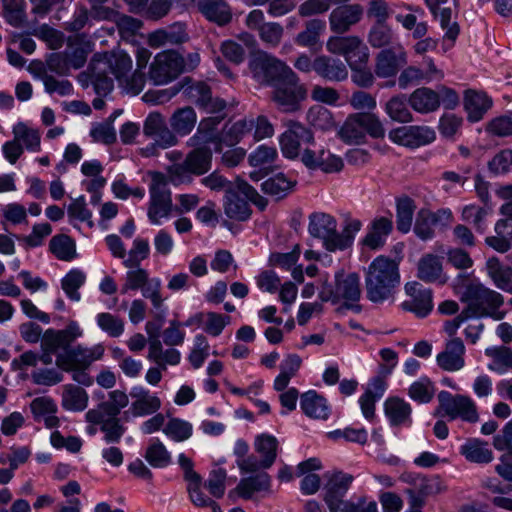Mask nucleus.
<instances>
[{"instance_id":"obj_41","label":"nucleus","mask_w":512,"mask_h":512,"mask_svg":"<svg viewBox=\"0 0 512 512\" xmlns=\"http://www.w3.org/2000/svg\"><path fill=\"white\" fill-rule=\"evenodd\" d=\"M254 446L262 459V468H270L277 457L278 440L272 435L261 434L256 437Z\"/></svg>"},{"instance_id":"obj_64","label":"nucleus","mask_w":512,"mask_h":512,"mask_svg":"<svg viewBox=\"0 0 512 512\" xmlns=\"http://www.w3.org/2000/svg\"><path fill=\"white\" fill-rule=\"evenodd\" d=\"M129 269L130 270L126 273L125 282L121 287L123 294L130 290L141 289L149 281V273L146 269L140 266Z\"/></svg>"},{"instance_id":"obj_2","label":"nucleus","mask_w":512,"mask_h":512,"mask_svg":"<svg viewBox=\"0 0 512 512\" xmlns=\"http://www.w3.org/2000/svg\"><path fill=\"white\" fill-rule=\"evenodd\" d=\"M460 299L466 303L464 309L471 318L491 317L495 320H501L505 316V313L500 311L504 304V297L481 283L467 285Z\"/></svg>"},{"instance_id":"obj_11","label":"nucleus","mask_w":512,"mask_h":512,"mask_svg":"<svg viewBox=\"0 0 512 512\" xmlns=\"http://www.w3.org/2000/svg\"><path fill=\"white\" fill-rule=\"evenodd\" d=\"M81 334L82 332L75 322H71L62 330L47 329L42 336V354L38 355V361L45 365L51 364L52 354L60 348L65 351V348L70 346Z\"/></svg>"},{"instance_id":"obj_14","label":"nucleus","mask_w":512,"mask_h":512,"mask_svg":"<svg viewBox=\"0 0 512 512\" xmlns=\"http://www.w3.org/2000/svg\"><path fill=\"white\" fill-rule=\"evenodd\" d=\"M184 71V59L174 51H166L155 56L150 65L149 79L155 85L167 84Z\"/></svg>"},{"instance_id":"obj_10","label":"nucleus","mask_w":512,"mask_h":512,"mask_svg":"<svg viewBox=\"0 0 512 512\" xmlns=\"http://www.w3.org/2000/svg\"><path fill=\"white\" fill-rule=\"evenodd\" d=\"M326 49L331 54L343 56L351 69L365 67L369 59L368 47L356 35L332 36L326 43Z\"/></svg>"},{"instance_id":"obj_31","label":"nucleus","mask_w":512,"mask_h":512,"mask_svg":"<svg viewBox=\"0 0 512 512\" xmlns=\"http://www.w3.org/2000/svg\"><path fill=\"white\" fill-rule=\"evenodd\" d=\"M196 123L197 115L191 106L176 109L169 119L171 130L176 136L189 135L195 128Z\"/></svg>"},{"instance_id":"obj_30","label":"nucleus","mask_w":512,"mask_h":512,"mask_svg":"<svg viewBox=\"0 0 512 512\" xmlns=\"http://www.w3.org/2000/svg\"><path fill=\"white\" fill-rule=\"evenodd\" d=\"M270 485V476L266 472H260L254 476L242 478L237 487L229 493V497L237 493L243 499H250L255 492L268 491Z\"/></svg>"},{"instance_id":"obj_48","label":"nucleus","mask_w":512,"mask_h":512,"mask_svg":"<svg viewBox=\"0 0 512 512\" xmlns=\"http://www.w3.org/2000/svg\"><path fill=\"white\" fill-rule=\"evenodd\" d=\"M49 248L59 260L70 261L76 256L75 242L65 234L52 237Z\"/></svg>"},{"instance_id":"obj_21","label":"nucleus","mask_w":512,"mask_h":512,"mask_svg":"<svg viewBox=\"0 0 512 512\" xmlns=\"http://www.w3.org/2000/svg\"><path fill=\"white\" fill-rule=\"evenodd\" d=\"M301 160L305 166L312 169L320 168L326 173L339 172L344 165L340 157L323 148L317 151L309 148L304 149Z\"/></svg>"},{"instance_id":"obj_23","label":"nucleus","mask_w":512,"mask_h":512,"mask_svg":"<svg viewBox=\"0 0 512 512\" xmlns=\"http://www.w3.org/2000/svg\"><path fill=\"white\" fill-rule=\"evenodd\" d=\"M308 230L311 236L324 241V246L328 251H336V248H332L329 243L337 235V223L332 216L326 213H313L310 216Z\"/></svg>"},{"instance_id":"obj_61","label":"nucleus","mask_w":512,"mask_h":512,"mask_svg":"<svg viewBox=\"0 0 512 512\" xmlns=\"http://www.w3.org/2000/svg\"><path fill=\"white\" fill-rule=\"evenodd\" d=\"M13 134L16 140L23 142L28 150L37 151L40 146V134L38 130L29 128L24 123H18L13 128Z\"/></svg>"},{"instance_id":"obj_54","label":"nucleus","mask_w":512,"mask_h":512,"mask_svg":"<svg viewBox=\"0 0 512 512\" xmlns=\"http://www.w3.org/2000/svg\"><path fill=\"white\" fill-rule=\"evenodd\" d=\"M362 223L358 219L349 220L341 233L337 232L334 240L329 241L332 248L336 250H344L350 247L353 243L355 234L360 231Z\"/></svg>"},{"instance_id":"obj_49","label":"nucleus","mask_w":512,"mask_h":512,"mask_svg":"<svg viewBox=\"0 0 512 512\" xmlns=\"http://www.w3.org/2000/svg\"><path fill=\"white\" fill-rule=\"evenodd\" d=\"M3 16L13 27H21L26 22L25 0H2Z\"/></svg>"},{"instance_id":"obj_63","label":"nucleus","mask_w":512,"mask_h":512,"mask_svg":"<svg viewBox=\"0 0 512 512\" xmlns=\"http://www.w3.org/2000/svg\"><path fill=\"white\" fill-rule=\"evenodd\" d=\"M100 426V431L103 433V440L107 444L119 443L126 432V427L121 423V420H106L103 422H96Z\"/></svg>"},{"instance_id":"obj_28","label":"nucleus","mask_w":512,"mask_h":512,"mask_svg":"<svg viewBox=\"0 0 512 512\" xmlns=\"http://www.w3.org/2000/svg\"><path fill=\"white\" fill-rule=\"evenodd\" d=\"M408 104L418 113H432L440 107V95L431 88H417L409 95Z\"/></svg>"},{"instance_id":"obj_16","label":"nucleus","mask_w":512,"mask_h":512,"mask_svg":"<svg viewBox=\"0 0 512 512\" xmlns=\"http://www.w3.org/2000/svg\"><path fill=\"white\" fill-rule=\"evenodd\" d=\"M183 92L206 113L215 115L226 114L227 103L219 97H213L211 88L204 82H194L183 86Z\"/></svg>"},{"instance_id":"obj_27","label":"nucleus","mask_w":512,"mask_h":512,"mask_svg":"<svg viewBox=\"0 0 512 512\" xmlns=\"http://www.w3.org/2000/svg\"><path fill=\"white\" fill-rule=\"evenodd\" d=\"M467 118L471 122L480 121L492 106V99L484 92L467 90L463 101Z\"/></svg>"},{"instance_id":"obj_53","label":"nucleus","mask_w":512,"mask_h":512,"mask_svg":"<svg viewBox=\"0 0 512 512\" xmlns=\"http://www.w3.org/2000/svg\"><path fill=\"white\" fill-rule=\"evenodd\" d=\"M110 69L118 82H123L125 77L130 73L132 68V60L128 54L124 52L113 53L104 63Z\"/></svg>"},{"instance_id":"obj_19","label":"nucleus","mask_w":512,"mask_h":512,"mask_svg":"<svg viewBox=\"0 0 512 512\" xmlns=\"http://www.w3.org/2000/svg\"><path fill=\"white\" fill-rule=\"evenodd\" d=\"M313 135L309 129L298 122H290L288 129L280 137L282 153L288 158H296L303 143H311Z\"/></svg>"},{"instance_id":"obj_29","label":"nucleus","mask_w":512,"mask_h":512,"mask_svg":"<svg viewBox=\"0 0 512 512\" xmlns=\"http://www.w3.org/2000/svg\"><path fill=\"white\" fill-rule=\"evenodd\" d=\"M197 8L209 21L219 26L228 24L232 19V11L224 0H198Z\"/></svg>"},{"instance_id":"obj_38","label":"nucleus","mask_w":512,"mask_h":512,"mask_svg":"<svg viewBox=\"0 0 512 512\" xmlns=\"http://www.w3.org/2000/svg\"><path fill=\"white\" fill-rule=\"evenodd\" d=\"M184 162L193 175H203L211 169L212 152L205 147L193 149L186 155Z\"/></svg>"},{"instance_id":"obj_25","label":"nucleus","mask_w":512,"mask_h":512,"mask_svg":"<svg viewBox=\"0 0 512 512\" xmlns=\"http://www.w3.org/2000/svg\"><path fill=\"white\" fill-rule=\"evenodd\" d=\"M465 346L460 338L449 340L445 349L437 355V364L445 371H458L465 365Z\"/></svg>"},{"instance_id":"obj_24","label":"nucleus","mask_w":512,"mask_h":512,"mask_svg":"<svg viewBox=\"0 0 512 512\" xmlns=\"http://www.w3.org/2000/svg\"><path fill=\"white\" fill-rule=\"evenodd\" d=\"M393 230V221L391 218L380 216L373 219L368 226V231L362 239L361 244L370 250L382 248L387 237Z\"/></svg>"},{"instance_id":"obj_50","label":"nucleus","mask_w":512,"mask_h":512,"mask_svg":"<svg viewBox=\"0 0 512 512\" xmlns=\"http://www.w3.org/2000/svg\"><path fill=\"white\" fill-rule=\"evenodd\" d=\"M226 114L209 116L203 118L197 126V134L205 143H218L219 133H216L217 127L225 119Z\"/></svg>"},{"instance_id":"obj_40","label":"nucleus","mask_w":512,"mask_h":512,"mask_svg":"<svg viewBox=\"0 0 512 512\" xmlns=\"http://www.w3.org/2000/svg\"><path fill=\"white\" fill-rule=\"evenodd\" d=\"M326 29V23L320 19H311L305 23V28L295 37V43L302 47L314 48L320 41V36Z\"/></svg>"},{"instance_id":"obj_13","label":"nucleus","mask_w":512,"mask_h":512,"mask_svg":"<svg viewBox=\"0 0 512 512\" xmlns=\"http://www.w3.org/2000/svg\"><path fill=\"white\" fill-rule=\"evenodd\" d=\"M104 346L97 344L91 348H85L81 345L71 348H65V351L59 353L56 357V365L67 372L76 369H86L94 361L99 360L104 355Z\"/></svg>"},{"instance_id":"obj_58","label":"nucleus","mask_w":512,"mask_h":512,"mask_svg":"<svg viewBox=\"0 0 512 512\" xmlns=\"http://www.w3.org/2000/svg\"><path fill=\"white\" fill-rule=\"evenodd\" d=\"M120 410L110 401H104L96 409H90L86 413L89 423L103 422L106 420H118Z\"/></svg>"},{"instance_id":"obj_15","label":"nucleus","mask_w":512,"mask_h":512,"mask_svg":"<svg viewBox=\"0 0 512 512\" xmlns=\"http://www.w3.org/2000/svg\"><path fill=\"white\" fill-rule=\"evenodd\" d=\"M245 25L258 32L263 44L270 48L278 47L284 36V27L277 22H265L262 10L254 9L247 15Z\"/></svg>"},{"instance_id":"obj_52","label":"nucleus","mask_w":512,"mask_h":512,"mask_svg":"<svg viewBox=\"0 0 512 512\" xmlns=\"http://www.w3.org/2000/svg\"><path fill=\"white\" fill-rule=\"evenodd\" d=\"M37 76L42 80L45 91L48 94L56 93L59 96H69L73 93V86L70 81L65 79L59 80L53 75L48 74L45 69H41Z\"/></svg>"},{"instance_id":"obj_39","label":"nucleus","mask_w":512,"mask_h":512,"mask_svg":"<svg viewBox=\"0 0 512 512\" xmlns=\"http://www.w3.org/2000/svg\"><path fill=\"white\" fill-rule=\"evenodd\" d=\"M254 127V121L241 119L233 124H225L221 132H219V144L227 146L236 145L243 136L250 132Z\"/></svg>"},{"instance_id":"obj_3","label":"nucleus","mask_w":512,"mask_h":512,"mask_svg":"<svg viewBox=\"0 0 512 512\" xmlns=\"http://www.w3.org/2000/svg\"><path fill=\"white\" fill-rule=\"evenodd\" d=\"M319 297L324 302L338 303L343 300L344 303L338 308L339 311L346 309L360 312L361 306L358 303L361 298L359 276L356 273L337 272L335 274V285L325 283L319 292Z\"/></svg>"},{"instance_id":"obj_6","label":"nucleus","mask_w":512,"mask_h":512,"mask_svg":"<svg viewBox=\"0 0 512 512\" xmlns=\"http://www.w3.org/2000/svg\"><path fill=\"white\" fill-rule=\"evenodd\" d=\"M248 68L259 84L272 87L293 71L283 61L265 51H258L253 54L249 60Z\"/></svg>"},{"instance_id":"obj_46","label":"nucleus","mask_w":512,"mask_h":512,"mask_svg":"<svg viewBox=\"0 0 512 512\" xmlns=\"http://www.w3.org/2000/svg\"><path fill=\"white\" fill-rule=\"evenodd\" d=\"M415 208L414 201L407 196L397 200L396 224L400 232L407 233L410 231Z\"/></svg>"},{"instance_id":"obj_26","label":"nucleus","mask_w":512,"mask_h":512,"mask_svg":"<svg viewBox=\"0 0 512 512\" xmlns=\"http://www.w3.org/2000/svg\"><path fill=\"white\" fill-rule=\"evenodd\" d=\"M313 70L323 79L340 82L348 77L346 65L336 58L321 55L313 61Z\"/></svg>"},{"instance_id":"obj_12","label":"nucleus","mask_w":512,"mask_h":512,"mask_svg":"<svg viewBox=\"0 0 512 512\" xmlns=\"http://www.w3.org/2000/svg\"><path fill=\"white\" fill-rule=\"evenodd\" d=\"M438 401L441 410L451 420L460 418L469 423L479 421V414L475 402L467 395H453L448 391H441L438 394Z\"/></svg>"},{"instance_id":"obj_51","label":"nucleus","mask_w":512,"mask_h":512,"mask_svg":"<svg viewBox=\"0 0 512 512\" xmlns=\"http://www.w3.org/2000/svg\"><path fill=\"white\" fill-rule=\"evenodd\" d=\"M307 121L315 129L327 131L334 127V119L329 109L321 105L312 106L307 112Z\"/></svg>"},{"instance_id":"obj_56","label":"nucleus","mask_w":512,"mask_h":512,"mask_svg":"<svg viewBox=\"0 0 512 512\" xmlns=\"http://www.w3.org/2000/svg\"><path fill=\"white\" fill-rule=\"evenodd\" d=\"M394 34L387 23H375L368 34V42L374 48H382L392 44Z\"/></svg>"},{"instance_id":"obj_18","label":"nucleus","mask_w":512,"mask_h":512,"mask_svg":"<svg viewBox=\"0 0 512 512\" xmlns=\"http://www.w3.org/2000/svg\"><path fill=\"white\" fill-rule=\"evenodd\" d=\"M405 292L410 299L401 304L403 310L413 312L418 317H425L431 312L433 304L430 289L414 281L405 285Z\"/></svg>"},{"instance_id":"obj_33","label":"nucleus","mask_w":512,"mask_h":512,"mask_svg":"<svg viewBox=\"0 0 512 512\" xmlns=\"http://www.w3.org/2000/svg\"><path fill=\"white\" fill-rule=\"evenodd\" d=\"M384 410L392 426L410 423L411 406L399 397H390L384 403Z\"/></svg>"},{"instance_id":"obj_34","label":"nucleus","mask_w":512,"mask_h":512,"mask_svg":"<svg viewBox=\"0 0 512 512\" xmlns=\"http://www.w3.org/2000/svg\"><path fill=\"white\" fill-rule=\"evenodd\" d=\"M224 213L233 220L245 221L251 215V209L246 199L233 190H226Z\"/></svg>"},{"instance_id":"obj_8","label":"nucleus","mask_w":512,"mask_h":512,"mask_svg":"<svg viewBox=\"0 0 512 512\" xmlns=\"http://www.w3.org/2000/svg\"><path fill=\"white\" fill-rule=\"evenodd\" d=\"M150 202L147 216L154 225H159L162 218H168L173 210L172 194L167 186L166 175L161 172H150Z\"/></svg>"},{"instance_id":"obj_9","label":"nucleus","mask_w":512,"mask_h":512,"mask_svg":"<svg viewBox=\"0 0 512 512\" xmlns=\"http://www.w3.org/2000/svg\"><path fill=\"white\" fill-rule=\"evenodd\" d=\"M271 99L279 110L293 113L300 109L301 102L307 97V89L294 71L276 84Z\"/></svg>"},{"instance_id":"obj_35","label":"nucleus","mask_w":512,"mask_h":512,"mask_svg":"<svg viewBox=\"0 0 512 512\" xmlns=\"http://www.w3.org/2000/svg\"><path fill=\"white\" fill-rule=\"evenodd\" d=\"M461 454L472 463L488 464L493 461V451L488 447V443L479 439L468 440L461 446Z\"/></svg>"},{"instance_id":"obj_22","label":"nucleus","mask_w":512,"mask_h":512,"mask_svg":"<svg viewBox=\"0 0 512 512\" xmlns=\"http://www.w3.org/2000/svg\"><path fill=\"white\" fill-rule=\"evenodd\" d=\"M130 396L132 398L130 411L134 417L152 415L161 408L160 398L142 386L133 387L130 390Z\"/></svg>"},{"instance_id":"obj_47","label":"nucleus","mask_w":512,"mask_h":512,"mask_svg":"<svg viewBox=\"0 0 512 512\" xmlns=\"http://www.w3.org/2000/svg\"><path fill=\"white\" fill-rule=\"evenodd\" d=\"M144 457L154 468H165L171 463V454L158 439H153L150 442Z\"/></svg>"},{"instance_id":"obj_55","label":"nucleus","mask_w":512,"mask_h":512,"mask_svg":"<svg viewBox=\"0 0 512 512\" xmlns=\"http://www.w3.org/2000/svg\"><path fill=\"white\" fill-rule=\"evenodd\" d=\"M85 280V274L78 269H73L65 275L61 281V286L70 300H80L81 295L78 289L85 283Z\"/></svg>"},{"instance_id":"obj_42","label":"nucleus","mask_w":512,"mask_h":512,"mask_svg":"<svg viewBox=\"0 0 512 512\" xmlns=\"http://www.w3.org/2000/svg\"><path fill=\"white\" fill-rule=\"evenodd\" d=\"M485 354L492 359L488 365L490 371L503 374L512 369V349L507 346L486 348Z\"/></svg>"},{"instance_id":"obj_32","label":"nucleus","mask_w":512,"mask_h":512,"mask_svg":"<svg viewBox=\"0 0 512 512\" xmlns=\"http://www.w3.org/2000/svg\"><path fill=\"white\" fill-rule=\"evenodd\" d=\"M301 409L310 418L326 420L330 410L324 397L315 391H308L301 396Z\"/></svg>"},{"instance_id":"obj_59","label":"nucleus","mask_w":512,"mask_h":512,"mask_svg":"<svg viewBox=\"0 0 512 512\" xmlns=\"http://www.w3.org/2000/svg\"><path fill=\"white\" fill-rule=\"evenodd\" d=\"M150 253L149 243L146 239L136 238L133 246L128 252V257L124 259L123 265L126 268L140 266V263L147 259Z\"/></svg>"},{"instance_id":"obj_44","label":"nucleus","mask_w":512,"mask_h":512,"mask_svg":"<svg viewBox=\"0 0 512 512\" xmlns=\"http://www.w3.org/2000/svg\"><path fill=\"white\" fill-rule=\"evenodd\" d=\"M407 102L408 98L403 94L393 96L387 101L385 111L393 121L409 123L413 120V115L408 108Z\"/></svg>"},{"instance_id":"obj_43","label":"nucleus","mask_w":512,"mask_h":512,"mask_svg":"<svg viewBox=\"0 0 512 512\" xmlns=\"http://www.w3.org/2000/svg\"><path fill=\"white\" fill-rule=\"evenodd\" d=\"M296 182L288 179L284 174L279 173L274 177L265 180L261 184L263 193L276 199L286 197L295 186Z\"/></svg>"},{"instance_id":"obj_36","label":"nucleus","mask_w":512,"mask_h":512,"mask_svg":"<svg viewBox=\"0 0 512 512\" xmlns=\"http://www.w3.org/2000/svg\"><path fill=\"white\" fill-rule=\"evenodd\" d=\"M486 269L497 288L512 294V268L503 266L497 257H491Z\"/></svg>"},{"instance_id":"obj_37","label":"nucleus","mask_w":512,"mask_h":512,"mask_svg":"<svg viewBox=\"0 0 512 512\" xmlns=\"http://www.w3.org/2000/svg\"><path fill=\"white\" fill-rule=\"evenodd\" d=\"M442 262L440 257L427 254L423 256L418 262L417 276L424 282L440 281L444 283L446 279H442Z\"/></svg>"},{"instance_id":"obj_57","label":"nucleus","mask_w":512,"mask_h":512,"mask_svg":"<svg viewBox=\"0 0 512 512\" xmlns=\"http://www.w3.org/2000/svg\"><path fill=\"white\" fill-rule=\"evenodd\" d=\"M414 489L419 492V494L428 497L446 491V486L439 476H418L414 480Z\"/></svg>"},{"instance_id":"obj_1","label":"nucleus","mask_w":512,"mask_h":512,"mask_svg":"<svg viewBox=\"0 0 512 512\" xmlns=\"http://www.w3.org/2000/svg\"><path fill=\"white\" fill-rule=\"evenodd\" d=\"M399 283L398 264L386 256L376 257L365 272L366 296L373 303L393 298Z\"/></svg>"},{"instance_id":"obj_4","label":"nucleus","mask_w":512,"mask_h":512,"mask_svg":"<svg viewBox=\"0 0 512 512\" xmlns=\"http://www.w3.org/2000/svg\"><path fill=\"white\" fill-rule=\"evenodd\" d=\"M366 134L373 138H383L385 135V129L375 114H352L345 120L339 131L340 138L348 144L364 142Z\"/></svg>"},{"instance_id":"obj_17","label":"nucleus","mask_w":512,"mask_h":512,"mask_svg":"<svg viewBox=\"0 0 512 512\" xmlns=\"http://www.w3.org/2000/svg\"><path fill=\"white\" fill-rule=\"evenodd\" d=\"M407 64V54L401 45L383 49L375 58V75L379 78L394 77Z\"/></svg>"},{"instance_id":"obj_62","label":"nucleus","mask_w":512,"mask_h":512,"mask_svg":"<svg viewBox=\"0 0 512 512\" xmlns=\"http://www.w3.org/2000/svg\"><path fill=\"white\" fill-rule=\"evenodd\" d=\"M436 226L433 221L432 212L422 209L418 212L414 224L415 234L422 240L431 239L434 236V227Z\"/></svg>"},{"instance_id":"obj_7","label":"nucleus","mask_w":512,"mask_h":512,"mask_svg":"<svg viewBox=\"0 0 512 512\" xmlns=\"http://www.w3.org/2000/svg\"><path fill=\"white\" fill-rule=\"evenodd\" d=\"M143 134L152 143L143 149L147 157L158 155L159 150L168 149L178 143L177 136L167 126L165 117L157 111L148 114L143 123Z\"/></svg>"},{"instance_id":"obj_5","label":"nucleus","mask_w":512,"mask_h":512,"mask_svg":"<svg viewBox=\"0 0 512 512\" xmlns=\"http://www.w3.org/2000/svg\"><path fill=\"white\" fill-rule=\"evenodd\" d=\"M353 479L352 475L341 471L325 475L323 501L329 512H356L354 502L345 499Z\"/></svg>"},{"instance_id":"obj_60","label":"nucleus","mask_w":512,"mask_h":512,"mask_svg":"<svg viewBox=\"0 0 512 512\" xmlns=\"http://www.w3.org/2000/svg\"><path fill=\"white\" fill-rule=\"evenodd\" d=\"M97 324L110 337L117 338L124 331V321L111 313L103 312L97 315Z\"/></svg>"},{"instance_id":"obj_45","label":"nucleus","mask_w":512,"mask_h":512,"mask_svg":"<svg viewBox=\"0 0 512 512\" xmlns=\"http://www.w3.org/2000/svg\"><path fill=\"white\" fill-rule=\"evenodd\" d=\"M88 395L86 391L75 385H66L62 394V406L71 411H82L87 407Z\"/></svg>"},{"instance_id":"obj_20","label":"nucleus","mask_w":512,"mask_h":512,"mask_svg":"<svg viewBox=\"0 0 512 512\" xmlns=\"http://www.w3.org/2000/svg\"><path fill=\"white\" fill-rule=\"evenodd\" d=\"M363 16V7L359 4H345L336 7L329 15L331 31L344 34L356 25Z\"/></svg>"}]
</instances>
